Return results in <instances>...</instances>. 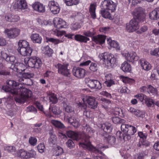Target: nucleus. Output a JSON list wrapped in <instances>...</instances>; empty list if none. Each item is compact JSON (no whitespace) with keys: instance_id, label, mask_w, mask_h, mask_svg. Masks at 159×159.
<instances>
[{"instance_id":"obj_24","label":"nucleus","mask_w":159,"mask_h":159,"mask_svg":"<svg viewBox=\"0 0 159 159\" xmlns=\"http://www.w3.org/2000/svg\"><path fill=\"white\" fill-rule=\"evenodd\" d=\"M151 20H157L159 19V8H156L151 12L149 15Z\"/></svg>"},{"instance_id":"obj_54","label":"nucleus","mask_w":159,"mask_h":159,"mask_svg":"<svg viewBox=\"0 0 159 159\" xmlns=\"http://www.w3.org/2000/svg\"><path fill=\"white\" fill-rule=\"evenodd\" d=\"M65 34L66 32L64 31L55 30L53 32V34L58 37H61Z\"/></svg>"},{"instance_id":"obj_16","label":"nucleus","mask_w":159,"mask_h":159,"mask_svg":"<svg viewBox=\"0 0 159 159\" xmlns=\"http://www.w3.org/2000/svg\"><path fill=\"white\" fill-rule=\"evenodd\" d=\"M73 75L79 78H83L86 75L85 70L80 67H74L72 70Z\"/></svg>"},{"instance_id":"obj_5","label":"nucleus","mask_w":159,"mask_h":159,"mask_svg":"<svg viewBox=\"0 0 159 159\" xmlns=\"http://www.w3.org/2000/svg\"><path fill=\"white\" fill-rule=\"evenodd\" d=\"M99 57L108 67H113L117 63L116 58L114 55L107 52L100 54Z\"/></svg>"},{"instance_id":"obj_18","label":"nucleus","mask_w":159,"mask_h":159,"mask_svg":"<svg viewBox=\"0 0 159 159\" xmlns=\"http://www.w3.org/2000/svg\"><path fill=\"white\" fill-rule=\"evenodd\" d=\"M0 56L6 61L11 64H13L16 61V57L12 55H8L4 51H0Z\"/></svg>"},{"instance_id":"obj_10","label":"nucleus","mask_w":159,"mask_h":159,"mask_svg":"<svg viewBox=\"0 0 159 159\" xmlns=\"http://www.w3.org/2000/svg\"><path fill=\"white\" fill-rule=\"evenodd\" d=\"M20 30L17 28L10 29H6L4 32L5 34L9 39H13L16 38L19 35Z\"/></svg>"},{"instance_id":"obj_36","label":"nucleus","mask_w":159,"mask_h":159,"mask_svg":"<svg viewBox=\"0 0 159 159\" xmlns=\"http://www.w3.org/2000/svg\"><path fill=\"white\" fill-rule=\"evenodd\" d=\"M4 18L5 19V20H12V19L14 20H19L20 18L18 15H11V19L10 18V17L8 15H6L5 16L3 15H0V19H3Z\"/></svg>"},{"instance_id":"obj_45","label":"nucleus","mask_w":159,"mask_h":159,"mask_svg":"<svg viewBox=\"0 0 159 159\" xmlns=\"http://www.w3.org/2000/svg\"><path fill=\"white\" fill-rule=\"evenodd\" d=\"M148 92L149 93H151L152 95H156L157 94V92L156 89L153 87L151 85H148Z\"/></svg>"},{"instance_id":"obj_50","label":"nucleus","mask_w":159,"mask_h":159,"mask_svg":"<svg viewBox=\"0 0 159 159\" xmlns=\"http://www.w3.org/2000/svg\"><path fill=\"white\" fill-rule=\"evenodd\" d=\"M37 139L34 137L31 136L29 139V143L32 146H34L37 144Z\"/></svg>"},{"instance_id":"obj_2","label":"nucleus","mask_w":159,"mask_h":159,"mask_svg":"<svg viewBox=\"0 0 159 159\" xmlns=\"http://www.w3.org/2000/svg\"><path fill=\"white\" fill-rule=\"evenodd\" d=\"M67 136L69 138L78 141L80 139L81 141L79 143V146L86 150H88L95 154H102L101 150H104L108 148L107 146H104L103 144H99L98 148L91 144L89 140L90 136L85 134L76 133L73 131H69L66 132Z\"/></svg>"},{"instance_id":"obj_39","label":"nucleus","mask_w":159,"mask_h":159,"mask_svg":"<svg viewBox=\"0 0 159 159\" xmlns=\"http://www.w3.org/2000/svg\"><path fill=\"white\" fill-rule=\"evenodd\" d=\"M66 5L67 6H72L78 4L79 0H64Z\"/></svg>"},{"instance_id":"obj_34","label":"nucleus","mask_w":159,"mask_h":159,"mask_svg":"<svg viewBox=\"0 0 159 159\" xmlns=\"http://www.w3.org/2000/svg\"><path fill=\"white\" fill-rule=\"evenodd\" d=\"M50 137L48 139L49 142L51 145H53L57 143V137L54 133L50 132L49 133Z\"/></svg>"},{"instance_id":"obj_27","label":"nucleus","mask_w":159,"mask_h":159,"mask_svg":"<svg viewBox=\"0 0 159 159\" xmlns=\"http://www.w3.org/2000/svg\"><path fill=\"white\" fill-rule=\"evenodd\" d=\"M128 111L134 115L138 117H140L142 115L143 112L139 110H137L133 107H129L127 108Z\"/></svg>"},{"instance_id":"obj_56","label":"nucleus","mask_w":159,"mask_h":159,"mask_svg":"<svg viewBox=\"0 0 159 159\" xmlns=\"http://www.w3.org/2000/svg\"><path fill=\"white\" fill-rule=\"evenodd\" d=\"M150 54L152 56L159 57V48H156L150 51Z\"/></svg>"},{"instance_id":"obj_15","label":"nucleus","mask_w":159,"mask_h":159,"mask_svg":"<svg viewBox=\"0 0 159 159\" xmlns=\"http://www.w3.org/2000/svg\"><path fill=\"white\" fill-rule=\"evenodd\" d=\"M49 9L53 14H56L59 13L60 7L57 2L54 0L49 1L48 4Z\"/></svg>"},{"instance_id":"obj_48","label":"nucleus","mask_w":159,"mask_h":159,"mask_svg":"<svg viewBox=\"0 0 159 159\" xmlns=\"http://www.w3.org/2000/svg\"><path fill=\"white\" fill-rule=\"evenodd\" d=\"M100 100L102 101V107L105 109H107L108 104L110 103V101L104 98H101Z\"/></svg>"},{"instance_id":"obj_22","label":"nucleus","mask_w":159,"mask_h":159,"mask_svg":"<svg viewBox=\"0 0 159 159\" xmlns=\"http://www.w3.org/2000/svg\"><path fill=\"white\" fill-rule=\"evenodd\" d=\"M68 122L75 128H77L80 125L79 119L74 116H71L68 119Z\"/></svg>"},{"instance_id":"obj_9","label":"nucleus","mask_w":159,"mask_h":159,"mask_svg":"<svg viewBox=\"0 0 159 159\" xmlns=\"http://www.w3.org/2000/svg\"><path fill=\"white\" fill-rule=\"evenodd\" d=\"M85 81L87 86L91 89L99 90L102 88V84L97 80L88 78L85 79Z\"/></svg>"},{"instance_id":"obj_7","label":"nucleus","mask_w":159,"mask_h":159,"mask_svg":"<svg viewBox=\"0 0 159 159\" xmlns=\"http://www.w3.org/2000/svg\"><path fill=\"white\" fill-rule=\"evenodd\" d=\"M42 63L41 59L36 56H32L28 60L26 65L31 68H39L42 66Z\"/></svg>"},{"instance_id":"obj_1","label":"nucleus","mask_w":159,"mask_h":159,"mask_svg":"<svg viewBox=\"0 0 159 159\" xmlns=\"http://www.w3.org/2000/svg\"><path fill=\"white\" fill-rule=\"evenodd\" d=\"M6 83L7 85L3 86L2 89L5 92L17 95L14 98L16 102L23 103L31 97V91L25 88L24 84L11 80H7Z\"/></svg>"},{"instance_id":"obj_13","label":"nucleus","mask_w":159,"mask_h":159,"mask_svg":"<svg viewBox=\"0 0 159 159\" xmlns=\"http://www.w3.org/2000/svg\"><path fill=\"white\" fill-rule=\"evenodd\" d=\"M121 129V130L125 133L129 135H133L137 131V129L135 127L125 124H122Z\"/></svg>"},{"instance_id":"obj_41","label":"nucleus","mask_w":159,"mask_h":159,"mask_svg":"<svg viewBox=\"0 0 159 159\" xmlns=\"http://www.w3.org/2000/svg\"><path fill=\"white\" fill-rule=\"evenodd\" d=\"M22 65L20 63L16 62L15 64H11L10 68L15 71L18 72L20 70V67Z\"/></svg>"},{"instance_id":"obj_26","label":"nucleus","mask_w":159,"mask_h":159,"mask_svg":"<svg viewBox=\"0 0 159 159\" xmlns=\"http://www.w3.org/2000/svg\"><path fill=\"white\" fill-rule=\"evenodd\" d=\"M141 65L143 69L146 70H149L151 68V65L146 60L144 59H141L140 60Z\"/></svg>"},{"instance_id":"obj_35","label":"nucleus","mask_w":159,"mask_h":159,"mask_svg":"<svg viewBox=\"0 0 159 159\" xmlns=\"http://www.w3.org/2000/svg\"><path fill=\"white\" fill-rule=\"evenodd\" d=\"M122 70L124 72H129L131 70V66L130 64L126 61L124 62L121 65Z\"/></svg>"},{"instance_id":"obj_52","label":"nucleus","mask_w":159,"mask_h":159,"mask_svg":"<svg viewBox=\"0 0 159 159\" xmlns=\"http://www.w3.org/2000/svg\"><path fill=\"white\" fill-rule=\"evenodd\" d=\"M49 100L50 101L53 103H56L57 102L58 100L55 94L53 93H52L50 95Z\"/></svg>"},{"instance_id":"obj_49","label":"nucleus","mask_w":159,"mask_h":159,"mask_svg":"<svg viewBox=\"0 0 159 159\" xmlns=\"http://www.w3.org/2000/svg\"><path fill=\"white\" fill-rule=\"evenodd\" d=\"M49 110L50 112L51 111L54 114L58 115L61 113V111L58 107L56 106L53 107L52 108L50 107L49 108Z\"/></svg>"},{"instance_id":"obj_53","label":"nucleus","mask_w":159,"mask_h":159,"mask_svg":"<svg viewBox=\"0 0 159 159\" xmlns=\"http://www.w3.org/2000/svg\"><path fill=\"white\" fill-rule=\"evenodd\" d=\"M98 66L97 64L95 62H91L89 67L90 69L93 71H95L98 69Z\"/></svg>"},{"instance_id":"obj_30","label":"nucleus","mask_w":159,"mask_h":159,"mask_svg":"<svg viewBox=\"0 0 159 159\" xmlns=\"http://www.w3.org/2000/svg\"><path fill=\"white\" fill-rule=\"evenodd\" d=\"M75 39L78 41L85 43H87L88 41H89L90 40L89 39L88 37L80 34L75 35Z\"/></svg>"},{"instance_id":"obj_33","label":"nucleus","mask_w":159,"mask_h":159,"mask_svg":"<svg viewBox=\"0 0 159 159\" xmlns=\"http://www.w3.org/2000/svg\"><path fill=\"white\" fill-rule=\"evenodd\" d=\"M34 76V74L31 72H28L24 73L22 75V78H19L18 80V81L20 82H22L24 81V79H30L31 78L33 77Z\"/></svg>"},{"instance_id":"obj_3","label":"nucleus","mask_w":159,"mask_h":159,"mask_svg":"<svg viewBox=\"0 0 159 159\" xmlns=\"http://www.w3.org/2000/svg\"><path fill=\"white\" fill-rule=\"evenodd\" d=\"M116 5L111 0H104L101 2L100 7L102 9L101 13L103 17L105 19L112 20L109 12H114L116 10Z\"/></svg>"},{"instance_id":"obj_64","label":"nucleus","mask_w":159,"mask_h":159,"mask_svg":"<svg viewBox=\"0 0 159 159\" xmlns=\"http://www.w3.org/2000/svg\"><path fill=\"white\" fill-rule=\"evenodd\" d=\"M113 122L115 124H117L121 122V120L119 117H113L112 118Z\"/></svg>"},{"instance_id":"obj_4","label":"nucleus","mask_w":159,"mask_h":159,"mask_svg":"<svg viewBox=\"0 0 159 159\" xmlns=\"http://www.w3.org/2000/svg\"><path fill=\"white\" fill-rule=\"evenodd\" d=\"M83 102H79L78 106L81 109H85L87 106L91 108H96L97 103L95 102V98L91 96H84L82 98Z\"/></svg>"},{"instance_id":"obj_59","label":"nucleus","mask_w":159,"mask_h":159,"mask_svg":"<svg viewBox=\"0 0 159 159\" xmlns=\"http://www.w3.org/2000/svg\"><path fill=\"white\" fill-rule=\"evenodd\" d=\"M45 147L43 143H41L38 146L37 148L39 152L42 153L44 151Z\"/></svg>"},{"instance_id":"obj_31","label":"nucleus","mask_w":159,"mask_h":159,"mask_svg":"<svg viewBox=\"0 0 159 159\" xmlns=\"http://www.w3.org/2000/svg\"><path fill=\"white\" fill-rule=\"evenodd\" d=\"M96 9V6L93 4H91L90 5L89 8V12L91 17L93 19H95L96 18L95 10Z\"/></svg>"},{"instance_id":"obj_6","label":"nucleus","mask_w":159,"mask_h":159,"mask_svg":"<svg viewBox=\"0 0 159 159\" xmlns=\"http://www.w3.org/2000/svg\"><path fill=\"white\" fill-rule=\"evenodd\" d=\"M42 26L51 25L52 24L54 26L58 29L66 28L68 24L65 20H38Z\"/></svg>"},{"instance_id":"obj_32","label":"nucleus","mask_w":159,"mask_h":159,"mask_svg":"<svg viewBox=\"0 0 159 159\" xmlns=\"http://www.w3.org/2000/svg\"><path fill=\"white\" fill-rule=\"evenodd\" d=\"M18 47L17 50L22 48H25L29 47V43L25 40H20L18 43Z\"/></svg>"},{"instance_id":"obj_37","label":"nucleus","mask_w":159,"mask_h":159,"mask_svg":"<svg viewBox=\"0 0 159 159\" xmlns=\"http://www.w3.org/2000/svg\"><path fill=\"white\" fill-rule=\"evenodd\" d=\"M64 101L63 107L65 109L66 111L68 113H71L74 111V108L72 107L69 104Z\"/></svg>"},{"instance_id":"obj_14","label":"nucleus","mask_w":159,"mask_h":159,"mask_svg":"<svg viewBox=\"0 0 159 159\" xmlns=\"http://www.w3.org/2000/svg\"><path fill=\"white\" fill-rule=\"evenodd\" d=\"M139 27L137 20H130L126 24V30L129 32H132L138 30Z\"/></svg>"},{"instance_id":"obj_60","label":"nucleus","mask_w":159,"mask_h":159,"mask_svg":"<svg viewBox=\"0 0 159 159\" xmlns=\"http://www.w3.org/2000/svg\"><path fill=\"white\" fill-rule=\"evenodd\" d=\"M66 144L67 146L70 148H73L75 145L73 141L71 139H69L66 142Z\"/></svg>"},{"instance_id":"obj_43","label":"nucleus","mask_w":159,"mask_h":159,"mask_svg":"<svg viewBox=\"0 0 159 159\" xmlns=\"http://www.w3.org/2000/svg\"><path fill=\"white\" fill-rule=\"evenodd\" d=\"M145 103L148 107H153L155 104L154 101L149 97H146L145 100Z\"/></svg>"},{"instance_id":"obj_57","label":"nucleus","mask_w":159,"mask_h":159,"mask_svg":"<svg viewBox=\"0 0 159 159\" xmlns=\"http://www.w3.org/2000/svg\"><path fill=\"white\" fill-rule=\"evenodd\" d=\"M81 25L82 24L79 22H75L72 25L71 28L73 30H77L80 28Z\"/></svg>"},{"instance_id":"obj_40","label":"nucleus","mask_w":159,"mask_h":159,"mask_svg":"<svg viewBox=\"0 0 159 159\" xmlns=\"http://www.w3.org/2000/svg\"><path fill=\"white\" fill-rule=\"evenodd\" d=\"M17 156L21 158H27V152L23 149L19 150L17 152Z\"/></svg>"},{"instance_id":"obj_62","label":"nucleus","mask_w":159,"mask_h":159,"mask_svg":"<svg viewBox=\"0 0 159 159\" xmlns=\"http://www.w3.org/2000/svg\"><path fill=\"white\" fill-rule=\"evenodd\" d=\"M104 83L107 87H110L112 85L115 84V82L112 80H110L105 81Z\"/></svg>"},{"instance_id":"obj_8","label":"nucleus","mask_w":159,"mask_h":159,"mask_svg":"<svg viewBox=\"0 0 159 159\" xmlns=\"http://www.w3.org/2000/svg\"><path fill=\"white\" fill-rule=\"evenodd\" d=\"M69 64L65 63L62 64L58 63L55 66L58 69L59 73L66 76H68L70 74V70L68 69Z\"/></svg>"},{"instance_id":"obj_20","label":"nucleus","mask_w":159,"mask_h":159,"mask_svg":"<svg viewBox=\"0 0 159 159\" xmlns=\"http://www.w3.org/2000/svg\"><path fill=\"white\" fill-rule=\"evenodd\" d=\"M33 9L39 12L43 13L45 11V7L43 4L39 2H35L32 5Z\"/></svg>"},{"instance_id":"obj_29","label":"nucleus","mask_w":159,"mask_h":159,"mask_svg":"<svg viewBox=\"0 0 159 159\" xmlns=\"http://www.w3.org/2000/svg\"><path fill=\"white\" fill-rule=\"evenodd\" d=\"M31 38L34 43H41L42 39L40 36L37 34H34L31 36Z\"/></svg>"},{"instance_id":"obj_38","label":"nucleus","mask_w":159,"mask_h":159,"mask_svg":"<svg viewBox=\"0 0 159 159\" xmlns=\"http://www.w3.org/2000/svg\"><path fill=\"white\" fill-rule=\"evenodd\" d=\"M51 122L55 127L61 129L65 127L63 124L59 121L53 120H51Z\"/></svg>"},{"instance_id":"obj_11","label":"nucleus","mask_w":159,"mask_h":159,"mask_svg":"<svg viewBox=\"0 0 159 159\" xmlns=\"http://www.w3.org/2000/svg\"><path fill=\"white\" fill-rule=\"evenodd\" d=\"M134 20H144L146 15L144 11L141 7L136 8L133 13Z\"/></svg>"},{"instance_id":"obj_17","label":"nucleus","mask_w":159,"mask_h":159,"mask_svg":"<svg viewBox=\"0 0 159 159\" xmlns=\"http://www.w3.org/2000/svg\"><path fill=\"white\" fill-rule=\"evenodd\" d=\"M101 129H102L101 134L103 136V135H105L107 133H109L111 131L112 128L111 125L108 122H106L101 125Z\"/></svg>"},{"instance_id":"obj_58","label":"nucleus","mask_w":159,"mask_h":159,"mask_svg":"<svg viewBox=\"0 0 159 159\" xmlns=\"http://www.w3.org/2000/svg\"><path fill=\"white\" fill-rule=\"evenodd\" d=\"M48 42L53 43L55 44H56L61 42V41L58 39H54L53 38H49L47 39Z\"/></svg>"},{"instance_id":"obj_19","label":"nucleus","mask_w":159,"mask_h":159,"mask_svg":"<svg viewBox=\"0 0 159 159\" xmlns=\"http://www.w3.org/2000/svg\"><path fill=\"white\" fill-rule=\"evenodd\" d=\"M103 139L106 143H108L111 146L115 145L116 143V138L113 136L108 135L107 134L103 135Z\"/></svg>"},{"instance_id":"obj_44","label":"nucleus","mask_w":159,"mask_h":159,"mask_svg":"<svg viewBox=\"0 0 159 159\" xmlns=\"http://www.w3.org/2000/svg\"><path fill=\"white\" fill-rule=\"evenodd\" d=\"M95 32L93 29H91L89 30L84 31L83 34L85 36L89 37H93L95 34Z\"/></svg>"},{"instance_id":"obj_55","label":"nucleus","mask_w":159,"mask_h":159,"mask_svg":"<svg viewBox=\"0 0 159 159\" xmlns=\"http://www.w3.org/2000/svg\"><path fill=\"white\" fill-rule=\"evenodd\" d=\"M27 158L35 157L36 155L35 151L31 150L27 152Z\"/></svg>"},{"instance_id":"obj_28","label":"nucleus","mask_w":159,"mask_h":159,"mask_svg":"<svg viewBox=\"0 0 159 159\" xmlns=\"http://www.w3.org/2000/svg\"><path fill=\"white\" fill-rule=\"evenodd\" d=\"M107 41L110 46L114 48H115L116 49L118 50H120V47L119 46L118 43L115 40H112L110 38H108L107 39Z\"/></svg>"},{"instance_id":"obj_46","label":"nucleus","mask_w":159,"mask_h":159,"mask_svg":"<svg viewBox=\"0 0 159 159\" xmlns=\"http://www.w3.org/2000/svg\"><path fill=\"white\" fill-rule=\"evenodd\" d=\"M43 51L44 52V53L48 55V56H50L53 52L52 49L50 48L48 45L45 47L43 48Z\"/></svg>"},{"instance_id":"obj_42","label":"nucleus","mask_w":159,"mask_h":159,"mask_svg":"<svg viewBox=\"0 0 159 159\" xmlns=\"http://www.w3.org/2000/svg\"><path fill=\"white\" fill-rule=\"evenodd\" d=\"M54 154L55 156H58L63 153V148L59 146H57L54 149Z\"/></svg>"},{"instance_id":"obj_12","label":"nucleus","mask_w":159,"mask_h":159,"mask_svg":"<svg viewBox=\"0 0 159 159\" xmlns=\"http://www.w3.org/2000/svg\"><path fill=\"white\" fill-rule=\"evenodd\" d=\"M121 54L127 61L133 62L134 61H137L139 59V57L137 56L136 53L134 52L129 53L127 51H125L121 52Z\"/></svg>"},{"instance_id":"obj_51","label":"nucleus","mask_w":159,"mask_h":159,"mask_svg":"<svg viewBox=\"0 0 159 159\" xmlns=\"http://www.w3.org/2000/svg\"><path fill=\"white\" fill-rule=\"evenodd\" d=\"M134 97L138 99L141 102H143V100H145L147 96L142 93L138 94L136 95Z\"/></svg>"},{"instance_id":"obj_63","label":"nucleus","mask_w":159,"mask_h":159,"mask_svg":"<svg viewBox=\"0 0 159 159\" xmlns=\"http://www.w3.org/2000/svg\"><path fill=\"white\" fill-rule=\"evenodd\" d=\"M100 94L104 96H106L108 98H111V94L107 92L106 91H102L100 93Z\"/></svg>"},{"instance_id":"obj_21","label":"nucleus","mask_w":159,"mask_h":159,"mask_svg":"<svg viewBox=\"0 0 159 159\" xmlns=\"http://www.w3.org/2000/svg\"><path fill=\"white\" fill-rule=\"evenodd\" d=\"M21 55L23 56H29L31 55L32 49L30 47L25 48H22L18 50Z\"/></svg>"},{"instance_id":"obj_61","label":"nucleus","mask_w":159,"mask_h":159,"mask_svg":"<svg viewBox=\"0 0 159 159\" xmlns=\"http://www.w3.org/2000/svg\"><path fill=\"white\" fill-rule=\"evenodd\" d=\"M138 135L140 138L142 139L143 140H145L146 139L147 136L146 134H144L142 132H138Z\"/></svg>"},{"instance_id":"obj_23","label":"nucleus","mask_w":159,"mask_h":159,"mask_svg":"<svg viewBox=\"0 0 159 159\" xmlns=\"http://www.w3.org/2000/svg\"><path fill=\"white\" fill-rule=\"evenodd\" d=\"M106 37L104 35H99L93 37L92 40L96 43L102 44L105 42Z\"/></svg>"},{"instance_id":"obj_47","label":"nucleus","mask_w":159,"mask_h":159,"mask_svg":"<svg viewBox=\"0 0 159 159\" xmlns=\"http://www.w3.org/2000/svg\"><path fill=\"white\" fill-rule=\"evenodd\" d=\"M4 150L9 152H14L16 151L15 147L12 146H5L4 147Z\"/></svg>"},{"instance_id":"obj_25","label":"nucleus","mask_w":159,"mask_h":159,"mask_svg":"<svg viewBox=\"0 0 159 159\" xmlns=\"http://www.w3.org/2000/svg\"><path fill=\"white\" fill-rule=\"evenodd\" d=\"M27 5L25 0H17V7L18 9L22 11L27 8Z\"/></svg>"}]
</instances>
